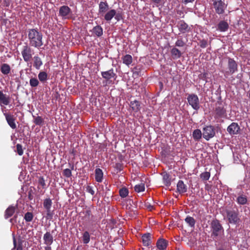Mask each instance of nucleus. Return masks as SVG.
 I'll return each instance as SVG.
<instances>
[{
    "mask_svg": "<svg viewBox=\"0 0 250 250\" xmlns=\"http://www.w3.org/2000/svg\"><path fill=\"white\" fill-rule=\"evenodd\" d=\"M142 242L145 246H149L151 243V235L150 233L144 234L142 237Z\"/></svg>",
    "mask_w": 250,
    "mask_h": 250,
    "instance_id": "nucleus-25",
    "label": "nucleus"
},
{
    "mask_svg": "<svg viewBox=\"0 0 250 250\" xmlns=\"http://www.w3.org/2000/svg\"><path fill=\"white\" fill-rule=\"evenodd\" d=\"M123 62L127 66H129L132 62V58L130 55H125L123 58Z\"/></svg>",
    "mask_w": 250,
    "mask_h": 250,
    "instance_id": "nucleus-33",
    "label": "nucleus"
},
{
    "mask_svg": "<svg viewBox=\"0 0 250 250\" xmlns=\"http://www.w3.org/2000/svg\"><path fill=\"white\" fill-rule=\"evenodd\" d=\"M227 218L230 224H236L240 221L238 212L234 210L226 211Z\"/></svg>",
    "mask_w": 250,
    "mask_h": 250,
    "instance_id": "nucleus-5",
    "label": "nucleus"
},
{
    "mask_svg": "<svg viewBox=\"0 0 250 250\" xmlns=\"http://www.w3.org/2000/svg\"><path fill=\"white\" fill-rule=\"evenodd\" d=\"M238 65L236 62L232 59L229 58L228 61L229 71L226 74H232L237 71Z\"/></svg>",
    "mask_w": 250,
    "mask_h": 250,
    "instance_id": "nucleus-10",
    "label": "nucleus"
},
{
    "mask_svg": "<svg viewBox=\"0 0 250 250\" xmlns=\"http://www.w3.org/2000/svg\"><path fill=\"white\" fill-rule=\"evenodd\" d=\"M175 45L178 47H183L185 45V42L182 39H179L176 42Z\"/></svg>",
    "mask_w": 250,
    "mask_h": 250,
    "instance_id": "nucleus-47",
    "label": "nucleus"
},
{
    "mask_svg": "<svg viewBox=\"0 0 250 250\" xmlns=\"http://www.w3.org/2000/svg\"><path fill=\"white\" fill-rule=\"evenodd\" d=\"M210 176V174L209 172H205L200 175V177L202 180L207 181L209 179Z\"/></svg>",
    "mask_w": 250,
    "mask_h": 250,
    "instance_id": "nucleus-43",
    "label": "nucleus"
},
{
    "mask_svg": "<svg viewBox=\"0 0 250 250\" xmlns=\"http://www.w3.org/2000/svg\"><path fill=\"white\" fill-rule=\"evenodd\" d=\"M163 176V182L164 184L167 186L169 187L171 185V178L170 175L166 172L162 173Z\"/></svg>",
    "mask_w": 250,
    "mask_h": 250,
    "instance_id": "nucleus-24",
    "label": "nucleus"
},
{
    "mask_svg": "<svg viewBox=\"0 0 250 250\" xmlns=\"http://www.w3.org/2000/svg\"><path fill=\"white\" fill-rule=\"evenodd\" d=\"M249 97H250V95H249Z\"/></svg>",
    "mask_w": 250,
    "mask_h": 250,
    "instance_id": "nucleus-59",
    "label": "nucleus"
},
{
    "mask_svg": "<svg viewBox=\"0 0 250 250\" xmlns=\"http://www.w3.org/2000/svg\"><path fill=\"white\" fill-rule=\"evenodd\" d=\"M150 1L153 2L156 4H159L160 3L161 0H149Z\"/></svg>",
    "mask_w": 250,
    "mask_h": 250,
    "instance_id": "nucleus-51",
    "label": "nucleus"
},
{
    "mask_svg": "<svg viewBox=\"0 0 250 250\" xmlns=\"http://www.w3.org/2000/svg\"><path fill=\"white\" fill-rule=\"evenodd\" d=\"M236 202L239 205H245L248 202V197L244 192L239 193L236 197Z\"/></svg>",
    "mask_w": 250,
    "mask_h": 250,
    "instance_id": "nucleus-13",
    "label": "nucleus"
},
{
    "mask_svg": "<svg viewBox=\"0 0 250 250\" xmlns=\"http://www.w3.org/2000/svg\"><path fill=\"white\" fill-rule=\"evenodd\" d=\"M101 75L103 78L107 80L116 76V74L114 72V70L112 68L106 71L102 72Z\"/></svg>",
    "mask_w": 250,
    "mask_h": 250,
    "instance_id": "nucleus-20",
    "label": "nucleus"
},
{
    "mask_svg": "<svg viewBox=\"0 0 250 250\" xmlns=\"http://www.w3.org/2000/svg\"><path fill=\"white\" fill-rule=\"evenodd\" d=\"M43 239L44 244L47 246H51L53 242V237L49 232H47L44 234Z\"/></svg>",
    "mask_w": 250,
    "mask_h": 250,
    "instance_id": "nucleus-17",
    "label": "nucleus"
},
{
    "mask_svg": "<svg viewBox=\"0 0 250 250\" xmlns=\"http://www.w3.org/2000/svg\"><path fill=\"white\" fill-rule=\"evenodd\" d=\"M46 214L48 218H51L52 217V214L51 212V209H46Z\"/></svg>",
    "mask_w": 250,
    "mask_h": 250,
    "instance_id": "nucleus-50",
    "label": "nucleus"
},
{
    "mask_svg": "<svg viewBox=\"0 0 250 250\" xmlns=\"http://www.w3.org/2000/svg\"><path fill=\"white\" fill-rule=\"evenodd\" d=\"M86 191L90 193L91 195H93L95 193V191L93 189L92 187L90 186H87L86 188Z\"/></svg>",
    "mask_w": 250,
    "mask_h": 250,
    "instance_id": "nucleus-48",
    "label": "nucleus"
},
{
    "mask_svg": "<svg viewBox=\"0 0 250 250\" xmlns=\"http://www.w3.org/2000/svg\"><path fill=\"white\" fill-rule=\"evenodd\" d=\"M104 19L105 21L109 22L114 18L115 19L119 21L123 19V14L121 12L117 11L114 9L108 10L104 15Z\"/></svg>",
    "mask_w": 250,
    "mask_h": 250,
    "instance_id": "nucleus-3",
    "label": "nucleus"
},
{
    "mask_svg": "<svg viewBox=\"0 0 250 250\" xmlns=\"http://www.w3.org/2000/svg\"><path fill=\"white\" fill-rule=\"evenodd\" d=\"M185 221L190 227L192 228L194 227L195 220L193 217L188 216L186 218Z\"/></svg>",
    "mask_w": 250,
    "mask_h": 250,
    "instance_id": "nucleus-36",
    "label": "nucleus"
},
{
    "mask_svg": "<svg viewBox=\"0 0 250 250\" xmlns=\"http://www.w3.org/2000/svg\"><path fill=\"white\" fill-rule=\"evenodd\" d=\"M11 70L10 66L7 63H3L0 66V71L4 75H8Z\"/></svg>",
    "mask_w": 250,
    "mask_h": 250,
    "instance_id": "nucleus-29",
    "label": "nucleus"
},
{
    "mask_svg": "<svg viewBox=\"0 0 250 250\" xmlns=\"http://www.w3.org/2000/svg\"><path fill=\"white\" fill-rule=\"evenodd\" d=\"M4 115L5 117V119L6 121L8 124V125L12 128L16 129L17 127L16 124L15 123V118L14 115H11L7 113H4Z\"/></svg>",
    "mask_w": 250,
    "mask_h": 250,
    "instance_id": "nucleus-15",
    "label": "nucleus"
},
{
    "mask_svg": "<svg viewBox=\"0 0 250 250\" xmlns=\"http://www.w3.org/2000/svg\"><path fill=\"white\" fill-rule=\"evenodd\" d=\"M202 132L200 129H196L193 132V138L195 140H199L202 137Z\"/></svg>",
    "mask_w": 250,
    "mask_h": 250,
    "instance_id": "nucleus-35",
    "label": "nucleus"
},
{
    "mask_svg": "<svg viewBox=\"0 0 250 250\" xmlns=\"http://www.w3.org/2000/svg\"><path fill=\"white\" fill-rule=\"evenodd\" d=\"M229 28V24L225 21H220L217 27V30L220 32H226Z\"/></svg>",
    "mask_w": 250,
    "mask_h": 250,
    "instance_id": "nucleus-22",
    "label": "nucleus"
},
{
    "mask_svg": "<svg viewBox=\"0 0 250 250\" xmlns=\"http://www.w3.org/2000/svg\"><path fill=\"white\" fill-rule=\"evenodd\" d=\"M95 180L97 182L101 183L103 181V172L101 169L97 168L95 169Z\"/></svg>",
    "mask_w": 250,
    "mask_h": 250,
    "instance_id": "nucleus-27",
    "label": "nucleus"
},
{
    "mask_svg": "<svg viewBox=\"0 0 250 250\" xmlns=\"http://www.w3.org/2000/svg\"><path fill=\"white\" fill-rule=\"evenodd\" d=\"M188 103L189 105L195 110H198L200 108L199 100L198 96L194 94H191L188 95L187 98Z\"/></svg>",
    "mask_w": 250,
    "mask_h": 250,
    "instance_id": "nucleus-8",
    "label": "nucleus"
},
{
    "mask_svg": "<svg viewBox=\"0 0 250 250\" xmlns=\"http://www.w3.org/2000/svg\"><path fill=\"white\" fill-rule=\"evenodd\" d=\"M240 130V127L236 123H232L227 128V131L230 135L238 134Z\"/></svg>",
    "mask_w": 250,
    "mask_h": 250,
    "instance_id": "nucleus-12",
    "label": "nucleus"
},
{
    "mask_svg": "<svg viewBox=\"0 0 250 250\" xmlns=\"http://www.w3.org/2000/svg\"><path fill=\"white\" fill-rule=\"evenodd\" d=\"M211 236L213 238L220 236L224 233V229L218 220H213L210 223Z\"/></svg>",
    "mask_w": 250,
    "mask_h": 250,
    "instance_id": "nucleus-2",
    "label": "nucleus"
},
{
    "mask_svg": "<svg viewBox=\"0 0 250 250\" xmlns=\"http://www.w3.org/2000/svg\"><path fill=\"white\" fill-rule=\"evenodd\" d=\"M187 186L183 181L180 180L177 184V190L180 194H183L187 192Z\"/></svg>",
    "mask_w": 250,
    "mask_h": 250,
    "instance_id": "nucleus-18",
    "label": "nucleus"
},
{
    "mask_svg": "<svg viewBox=\"0 0 250 250\" xmlns=\"http://www.w3.org/2000/svg\"><path fill=\"white\" fill-rule=\"evenodd\" d=\"M167 246V242L164 239L160 238L157 240L156 247L159 250H165Z\"/></svg>",
    "mask_w": 250,
    "mask_h": 250,
    "instance_id": "nucleus-19",
    "label": "nucleus"
},
{
    "mask_svg": "<svg viewBox=\"0 0 250 250\" xmlns=\"http://www.w3.org/2000/svg\"><path fill=\"white\" fill-rule=\"evenodd\" d=\"M10 102V98L9 96L6 95L0 91V104H3L7 105L9 104Z\"/></svg>",
    "mask_w": 250,
    "mask_h": 250,
    "instance_id": "nucleus-21",
    "label": "nucleus"
},
{
    "mask_svg": "<svg viewBox=\"0 0 250 250\" xmlns=\"http://www.w3.org/2000/svg\"><path fill=\"white\" fill-rule=\"evenodd\" d=\"M171 53L174 59L180 58L182 55L180 51L176 48H173L171 50Z\"/></svg>",
    "mask_w": 250,
    "mask_h": 250,
    "instance_id": "nucleus-31",
    "label": "nucleus"
},
{
    "mask_svg": "<svg viewBox=\"0 0 250 250\" xmlns=\"http://www.w3.org/2000/svg\"><path fill=\"white\" fill-rule=\"evenodd\" d=\"M45 250H51L50 246H47V247H45Z\"/></svg>",
    "mask_w": 250,
    "mask_h": 250,
    "instance_id": "nucleus-56",
    "label": "nucleus"
},
{
    "mask_svg": "<svg viewBox=\"0 0 250 250\" xmlns=\"http://www.w3.org/2000/svg\"><path fill=\"white\" fill-rule=\"evenodd\" d=\"M14 247L12 250H15L16 248V240L15 238H14Z\"/></svg>",
    "mask_w": 250,
    "mask_h": 250,
    "instance_id": "nucleus-55",
    "label": "nucleus"
},
{
    "mask_svg": "<svg viewBox=\"0 0 250 250\" xmlns=\"http://www.w3.org/2000/svg\"><path fill=\"white\" fill-rule=\"evenodd\" d=\"M43 207L46 209H51L52 202V200L50 198H46L43 201Z\"/></svg>",
    "mask_w": 250,
    "mask_h": 250,
    "instance_id": "nucleus-38",
    "label": "nucleus"
},
{
    "mask_svg": "<svg viewBox=\"0 0 250 250\" xmlns=\"http://www.w3.org/2000/svg\"><path fill=\"white\" fill-rule=\"evenodd\" d=\"M59 15L63 20L69 19L72 17L71 10L68 6H62L59 8Z\"/></svg>",
    "mask_w": 250,
    "mask_h": 250,
    "instance_id": "nucleus-7",
    "label": "nucleus"
},
{
    "mask_svg": "<svg viewBox=\"0 0 250 250\" xmlns=\"http://www.w3.org/2000/svg\"><path fill=\"white\" fill-rule=\"evenodd\" d=\"M145 189L144 184L137 185L134 187V190L136 192H140L144 191Z\"/></svg>",
    "mask_w": 250,
    "mask_h": 250,
    "instance_id": "nucleus-41",
    "label": "nucleus"
},
{
    "mask_svg": "<svg viewBox=\"0 0 250 250\" xmlns=\"http://www.w3.org/2000/svg\"><path fill=\"white\" fill-rule=\"evenodd\" d=\"M208 45V42L207 41L203 40L200 41V46L202 48H205Z\"/></svg>",
    "mask_w": 250,
    "mask_h": 250,
    "instance_id": "nucleus-49",
    "label": "nucleus"
},
{
    "mask_svg": "<svg viewBox=\"0 0 250 250\" xmlns=\"http://www.w3.org/2000/svg\"><path fill=\"white\" fill-rule=\"evenodd\" d=\"M39 184L43 188H46L45 181L43 177H40L38 180Z\"/></svg>",
    "mask_w": 250,
    "mask_h": 250,
    "instance_id": "nucleus-45",
    "label": "nucleus"
},
{
    "mask_svg": "<svg viewBox=\"0 0 250 250\" xmlns=\"http://www.w3.org/2000/svg\"><path fill=\"white\" fill-rule=\"evenodd\" d=\"M182 1L185 4H187L188 2H193L194 0H182Z\"/></svg>",
    "mask_w": 250,
    "mask_h": 250,
    "instance_id": "nucleus-52",
    "label": "nucleus"
},
{
    "mask_svg": "<svg viewBox=\"0 0 250 250\" xmlns=\"http://www.w3.org/2000/svg\"><path fill=\"white\" fill-rule=\"evenodd\" d=\"M16 206H10L5 210L4 217L5 219H7L11 217L15 213Z\"/></svg>",
    "mask_w": 250,
    "mask_h": 250,
    "instance_id": "nucleus-23",
    "label": "nucleus"
},
{
    "mask_svg": "<svg viewBox=\"0 0 250 250\" xmlns=\"http://www.w3.org/2000/svg\"><path fill=\"white\" fill-rule=\"evenodd\" d=\"M116 167L119 168L120 170H121L122 165L120 164H117L116 166Z\"/></svg>",
    "mask_w": 250,
    "mask_h": 250,
    "instance_id": "nucleus-53",
    "label": "nucleus"
},
{
    "mask_svg": "<svg viewBox=\"0 0 250 250\" xmlns=\"http://www.w3.org/2000/svg\"><path fill=\"white\" fill-rule=\"evenodd\" d=\"M33 123L38 125H42L44 123V119L41 116L33 115Z\"/></svg>",
    "mask_w": 250,
    "mask_h": 250,
    "instance_id": "nucleus-32",
    "label": "nucleus"
},
{
    "mask_svg": "<svg viewBox=\"0 0 250 250\" xmlns=\"http://www.w3.org/2000/svg\"><path fill=\"white\" fill-rule=\"evenodd\" d=\"M29 84L31 87H36L39 84V81L36 78H32L30 79Z\"/></svg>",
    "mask_w": 250,
    "mask_h": 250,
    "instance_id": "nucleus-40",
    "label": "nucleus"
},
{
    "mask_svg": "<svg viewBox=\"0 0 250 250\" xmlns=\"http://www.w3.org/2000/svg\"><path fill=\"white\" fill-rule=\"evenodd\" d=\"M212 5L216 13L222 14L224 13L227 8V5L221 0H212Z\"/></svg>",
    "mask_w": 250,
    "mask_h": 250,
    "instance_id": "nucleus-6",
    "label": "nucleus"
},
{
    "mask_svg": "<svg viewBox=\"0 0 250 250\" xmlns=\"http://www.w3.org/2000/svg\"><path fill=\"white\" fill-rule=\"evenodd\" d=\"M62 173H63V176H65L67 178H69L72 175L71 171L69 168L64 169L63 170Z\"/></svg>",
    "mask_w": 250,
    "mask_h": 250,
    "instance_id": "nucleus-44",
    "label": "nucleus"
},
{
    "mask_svg": "<svg viewBox=\"0 0 250 250\" xmlns=\"http://www.w3.org/2000/svg\"><path fill=\"white\" fill-rule=\"evenodd\" d=\"M130 107L135 112H138L140 109V104L139 101L134 100L130 102Z\"/></svg>",
    "mask_w": 250,
    "mask_h": 250,
    "instance_id": "nucleus-30",
    "label": "nucleus"
},
{
    "mask_svg": "<svg viewBox=\"0 0 250 250\" xmlns=\"http://www.w3.org/2000/svg\"><path fill=\"white\" fill-rule=\"evenodd\" d=\"M177 26L181 33L188 32L190 29L188 24L183 20L179 21L177 23Z\"/></svg>",
    "mask_w": 250,
    "mask_h": 250,
    "instance_id": "nucleus-11",
    "label": "nucleus"
},
{
    "mask_svg": "<svg viewBox=\"0 0 250 250\" xmlns=\"http://www.w3.org/2000/svg\"><path fill=\"white\" fill-rule=\"evenodd\" d=\"M108 3L105 1H101L99 4L98 13L101 16H103L109 9Z\"/></svg>",
    "mask_w": 250,
    "mask_h": 250,
    "instance_id": "nucleus-14",
    "label": "nucleus"
},
{
    "mask_svg": "<svg viewBox=\"0 0 250 250\" xmlns=\"http://www.w3.org/2000/svg\"><path fill=\"white\" fill-rule=\"evenodd\" d=\"M13 221V219H10V221L11 223H12Z\"/></svg>",
    "mask_w": 250,
    "mask_h": 250,
    "instance_id": "nucleus-58",
    "label": "nucleus"
},
{
    "mask_svg": "<svg viewBox=\"0 0 250 250\" xmlns=\"http://www.w3.org/2000/svg\"><path fill=\"white\" fill-rule=\"evenodd\" d=\"M21 54L23 60L28 62L32 60L33 55L34 54V51L30 46L25 44L22 47Z\"/></svg>",
    "mask_w": 250,
    "mask_h": 250,
    "instance_id": "nucleus-4",
    "label": "nucleus"
},
{
    "mask_svg": "<svg viewBox=\"0 0 250 250\" xmlns=\"http://www.w3.org/2000/svg\"><path fill=\"white\" fill-rule=\"evenodd\" d=\"M42 65V62L40 57L38 56H35L33 58V66L37 69H40Z\"/></svg>",
    "mask_w": 250,
    "mask_h": 250,
    "instance_id": "nucleus-26",
    "label": "nucleus"
},
{
    "mask_svg": "<svg viewBox=\"0 0 250 250\" xmlns=\"http://www.w3.org/2000/svg\"><path fill=\"white\" fill-rule=\"evenodd\" d=\"M128 193V189L125 187L122 188L119 190V194L122 198H125L127 197Z\"/></svg>",
    "mask_w": 250,
    "mask_h": 250,
    "instance_id": "nucleus-37",
    "label": "nucleus"
},
{
    "mask_svg": "<svg viewBox=\"0 0 250 250\" xmlns=\"http://www.w3.org/2000/svg\"><path fill=\"white\" fill-rule=\"evenodd\" d=\"M17 152L18 154L20 156L22 155L23 153L22 146L20 144H17L16 145Z\"/></svg>",
    "mask_w": 250,
    "mask_h": 250,
    "instance_id": "nucleus-46",
    "label": "nucleus"
},
{
    "mask_svg": "<svg viewBox=\"0 0 250 250\" xmlns=\"http://www.w3.org/2000/svg\"><path fill=\"white\" fill-rule=\"evenodd\" d=\"M217 250H225L223 248H220L218 249Z\"/></svg>",
    "mask_w": 250,
    "mask_h": 250,
    "instance_id": "nucleus-57",
    "label": "nucleus"
},
{
    "mask_svg": "<svg viewBox=\"0 0 250 250\" xmlns=\"http://www.w3.org/2000/svg\"><path fill=\"white\" fill-rule=\"evenodd\" d=\"M90 240V234L87 231L84 232L83 235V241L84 244H87L89 242Z\"/></svg>",
    "mask_w": 250,
    "mask_h": 250,
    "instance_id": "nucleus-39",
    "label": "nucleus"
},
{
    "mask_svg": "<svg viewBox=\"0 0 250 250\" xmlns=\"http://www.w3.org/2000/svg\"><path fill=\"white\" fill-rule=\"evenodd\" d=\"M38 78L42 83H44L48 79V75L44 71H40L38 74Z\"/></svg>",
    "mask_w": 250,
    "mask_h": 250,
    "instance_id": "nucleus-34",
    "label": "nucleus"
},
{
    "mask_svg": "<svg viewBox=\"0 0 250 250\" xmlns=\"http://www.w3.org/2000/svg\"><path fill=\"white\" fill-rule=\"evenodd\" d=\"M203 136L206 140H209L215 135L214 127L211 125H208L203 128Z\"/></svg>",
    "mask_w": 250,
    "mask_h": 250,
    "instance_id": "nucleus-9",
    "label": "nucleus"
},
{
    "mask_svg": "<svg viewBox=\"0 0 250 250\" xmlns=\"http://www.w3.org/2000/svg\"><path fill=\"white\" fill-rule=\"evenodd\" d=\"M24 218L26 222H31L33 218V215L32 213L27 212V213H25Z\"/></svg>",
    "mask_w": 250,
    "mask_h": 250,
    "instance_id": "nucleus-42",
    "label": "nucleus"
},
{
    "mask_svg": "<svg viewBox=\"0 0 250 250\" xmlns=\"http://www.w3.org/2000/svg\"><path fill=\"white\" fill-rule=\"evenodd\" d=\"M215 113L219 117H222L225 115L226 110L221 104L219 103L216 105Z\"/></svg>",
    "mask_w": 250,
    "mask_h": 250,
    "instance_id": "nucleus-16",
    "label": "nucleus"
},
{
    "mask_svg": "<svg viewBox=\"0 0 250 250\" xmlns=\"http://www.w3.org/2000/svg\"><path fill=\"white\" fill-rule=\"evenodd\" d=\"M28 37L30 44L32 46L38 48L43 44L42 42V35L41 33L36 29H29Z\"/></svg>",
    "mask_w": 250,
    "mask_h": 250,
    "instance_id": "nucleus-1",
    "label": "nucleus"
},
{
    "mask_svg": "<svg viewBox=\"0 0 250 250\" xmlns=\"http://www.w3.org/2000/svg\"><path fill=\"white\" fill-rule=\"evenodd\" d=\"M16 250H22V247L21 245H19L17 248H16Z\"/></svg>",
    "mask_w": 250,
    "mask_h": 250,
    "instance_id": "nucleus-54",
    "label": "nucleus"
},
{
    "mask_svg": "<svg viewBox=\"0 0 250 250\" xmlns=\"http://www.w3.org/2000/svg\"><path fill=\"white\" fill-rule=\"evenodd\" d=\"M93 33L97 37H101L103 34V30L102 27L100 25H97L92 29Z\"/></svg>",
    "mask_w": 250,
    "mask_h": 250,
    "instance_id": "nucleus-28",
    "label": "nucleus"
}]
</instances>
